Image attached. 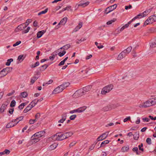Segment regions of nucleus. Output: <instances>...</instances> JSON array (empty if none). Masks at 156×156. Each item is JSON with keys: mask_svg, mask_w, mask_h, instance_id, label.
I'll return each instance as SVG.
<instances>
[{"mask_svg": "<svg viewBox=\"0 0 156 156\" xmlns=\"http://www.w3.org/2000/svg\"><path fill=\"white\" fill-rule=\"evenodd\" d=\"M45 133V132L44 131L37 132L31 136V140L33 142H37L40 140L39 138L44 136Z\"/></svg>", "mask_w": 156, "mask_h": 156, "instance_id": "1", "label": "nucleus"}, {"mask_svg": "<svg viewBox=\"0 0 156 156\" xmlns=\"http://www.w3.org/2000/svg\"><path fill=\"white\" fill-rule=\"evenodd\" d=\"M51 138L54 141L55 140L61 141L66 139L65 133L61 132L58 133L54 135L51 137Z\"/></svg>", "mask_w": 156, "mask_h": 156, "instance_id": "2", "label": "nucleus"}, {"mask_svg": "<svg viewBox=\"0 0 156 156\" xmlns=\"http://www.w3.org/2000/svg\"><path fill=\"white\" fill-rule=\"evenodd\" d=\"M154 22H156V16L155 15L151 16L145 21L144 26L151 24Z\"/></svg>", "mask_w": 156, "mask_h": 156, "instance_id": "3", "label": "nucleus"}, {"mask_svg": "<svg viewBox=\"0 0 156 156\" xmlns=\"http://www.w3.org/2000/svg\"><path fill=\"white\" fill-rule=\"evenodd\" d=\"M85 94V92L82 89H80L76 91L73 96L74 97L77 98L78 97L81 96Z\"/></svg>", "mask_w": 156, "mask_h": 156, "instance_id": "4", "label": "nucleus"}, {"mask_svg": "<svg viewBox=\"0 0 156 156\" xmlns=\"http://www.w3.org/2000/svg\"><path fill=\"white\" fill-rule=\"evenodd\" d=\"M64 89V87L61 85L55 88L52 92L53 94H58L62 92Z\"/></svg>", "mask_w": 156, "mask_h": 156, "instance_id": "5", "label": "nucleus"}, {"mask_svg": "<svg viewBox=\"0 0 156 156\" xmlns=\"http://www.w3.org/2000/svg\"><path fill=\"white\" fill-rule=\"evenodd\" d=\"M117 7V5L116 4H115L113 5L108 7L105 10V13H106V14H107L108 13H109L111 12L115 9Z\"/></svg>", "mask_w": 156, "mask_h": 156, "instance_id": "6", "label": "nucleus"}, {"mask_svg": "<svg viewBox=\"0 0 156 156\" xmlns=\"http://www.w3.org/2000/svg\"><path fill=\"white\" fill-rule=\"evenodd\" d=\"M108 135V133L107 132L103 133L97 138V141H99L105 139L107 137Z\"/></svg>", "mask_w": 156, "mask_h": 156, "instance_id": "7", "label": "nucleus"}, {"mask_svg": "<svg viewBox=\"0 0 156 156\" xmlns=\"http://www.w3.org/2000/svg\"><path fill=\"white\" fill-rule=\"evenodd\" d=\"M27 27V24H25L24 23H23L18 26L15 30L16 31H18L19 30L24 29Z\"/></svg>", "mask_w": 156, "mask_h": 156, "instance_id": "8", "label": "nucleus"}, {"mask_svg": "<svg viewBox=\"0 0 156 156\" xmlns=\"http://www.w3.org/2000/svg\"><path fill=\"white\" fill-rule=\"evenodd\" d=\"M62 119L58 121V123H63L66 120L67 116V113H65L62 115Z\"/></svg>", "mask_w": 156, "mask_h": 156, "instance_id": "9", "label": "nucleus"}, {"mask_svg": "<svg viewBox=\"0 0 156 156\" xmlns=\"http://www.w3.org/2000/svg\"><path fill=\"white\" fill-rule=\"evenodd\" d=\"M126 56V55L124 53V52L122 51L119 55L117 59L118 60H120L123 58L125 57Z\"/></svg>", "mask_w": 156, "mask_h": 156, "instance_id": "10", "label": "nucleus"}, {"mask_svg": "<svg viewBox=\"0 0 156 156\" xmlns=\"http://www.w3.org/2000/svg\"><path fill=\"white\" fill-rule=\"evenodd\" d=\"M12 122V121L11 122H10L8 123L6 126V128H9L12 127L16 125L18 122H17L13 124V122Z\"/></svg>", "mask_w": 156, "mask_h": 156, "instance_id": "11", "label": "nucleus"}, {"mask_svg": "<svg viewBox=\"0 0 156 156\" xmlns=\"http://www.w3.org/2000/svg\"><path fill=\"white\" fill-rule=\"evenodd\" d=\"M132 48V47L131 46H129L126 49L123 50V51L127 55L131 51Z\"/></svg>", "mask_w": 156, "mask_h": 156, "instance_id": "12", "label": "nucleus"}, {"mask_svg": "<svg viewBox=\"0 0 156 156\" xmlns=\"http://www.w3.org/2000/svg\"><path fill=\"white\" fill-rule=\"evenodd\" d=\"M82 1H81L80 2V3L79 4H78V7L82 6L83 7H84L88 5L90 3V2H87L85 3H82Z\"/></svg>", "mask_w": 156, "mask_h": 156, "instance_id": "13", "label": "nucleus"}, {"mask_svg": "<svg viewBox=\"0 0 156 156\" xmlns=\"http://www.w3.org/2000/svg\"><path fill=\"white\" fill-rule=\"evenodd\" d=\"M82 26V23L80 22L79 23L78 25L73 30V32H77L79 30Z\"/></svg>", "mask_w": 156, "mask_h": 156, "instance_id": "14", "label": "nucleus"}, {"mask_svg": "<svg viewBox=\"0 0 156 156\" xmlns=\"http://www.w3.org/2000/svg\"><path fill=\"white\" fill-rule=\"evenodd\" d=\"M113 87V86L112 85L110 84L108 85H107L104 88H106V90H105L106 91H107L108 93L111 90Z\"/></svg>", "mask_w": 156, "mask_h": 156, "instance_id": "15", "label": "nucleus"}, {"mask_svg": "<svg viewBox=\"0 0 156 156\" xmlns=\"http://www.w3.org/2000/svg\"><path fill=\"white\" fill-rule=\"evenodd\" d=\"M12 69V67H6L5 68L3 69L2 70V71H4V73H7V74L11 72Z\"/></svg>", "mask_w": 156, "mask_h": 156, "instance_id": "16", "label": "nucleus"}, {"mask_svg": "<svg viewBox=\"0 0 156 156\" xmlns=\"http://www.w3.org/2000/svg\"><path fill=\"white\" fill-rule=\"evenodd\" d=\"M46 32V30H44L38 32L37 34V37L38 38H40Z\"/></svg>", "mask_w": 156, "mask_h": 156, "instance_id": "17", "label": "nucleus"}, {"mask_svg": "<svg viewBox=\"0 0 156 156\" xmlns=\"http://www.w3.org/2000/svg\"><path fill=\"white\" fill-rule=\"evenodd\" d=\"M7 106V105L2 104L0 109V113H2L4 112Z\"/></svg>", "mask_w": 156, "mask_h": 156, "instance_id": "18", "label": "nucleus"}, {"mask_svg": "<svg viewBox=\"0 0 156 156\" xmlns=\"http://www.w3.org/2000/svg\"><path fill=\"white\" fill-rule=\"evenodd\" d=\"M151 10L150 9L146 10L144 11L143 12L141 13L143 17H144L147 16L151 12Z\"/></svg>", "mask_w": 156, "mask_h": 156, "instance_id": "19", "label": "nucleus"}, {"mask_svg": "<svg viewBox=\"0 0 156 156\" xmlns=\"http://www.w3.org/2000/svg\"><path fill=\"white\" fill-rule=\"evenodd\" d=\"M129 149L128 145L122 147L121 149L122 151L123 152H128Z\"/></svg>", "mask_w": 156, "mask_h": 156, "instance_id": "20", "label": "nucleus"}, {"mask_svg": "<svg viewBox=\"0 0 156 156\" xmlns=\"http://www.w3.org/2000/svg\"><path fill=\"white\" fill-rule=\"evenodd\" d=\"M111 109V107L110 106V105H108L104 107L102 110L104 111H107Z\"/></svg>", "mask_w": 156, "mask_h": 156, "instance_id": "21", "label": "nucleus"}, {"mask_svg": "<svg viewBox=\"0 0 156 156\" xmlns=\"http://www.w3.org/2000/svg\"><path fill=\"white\" fill-rule=\"evenodd\" d=\"M87 108V107L85 106H83L80 107L77 109L78 112L81 113L82 112L85 111Z\"/></svg>", "mask_w": 156, "mask_h": 156, "instance_id": "22", "label": "nucleus"}, {"mask_svg": "<svg viewBox=\"0 0 156 156\" xmlns=\"http://www.w3.org/2000/svg\"><path fill=\"white\" fill-rule=\"evenodd\" d=\"M65 138H68V137L71 136L73 134V133L71 132H69L65 133Z\"/></svg>", "mask_w": 156, "mask_h": 156, "instance_id": "23", "label": "nucleus"}, {"mask_svg": "<svg viewBox=\"0 0 156 156\" xmlns=\"http://www.w3.org/2000/svg\"><path fill=\"white\" fill-rule=\"evenodd\" d=\"M67 18L66 17H65L63 18L60 21L59 24H61L62 25H64L67 22Z\"/></svg>", "mask_w": 156, "mask_h": 156, "instance_id": "24", "label": "nucleus"}, {"mask_svg": "<svg viewBox=\"0 0 156 156\" xmlns=\"http://www.w3.org/2000/svg\"><path fill=\"white\" fill-rule=\"evenodd\" d=\"M58 144L56 143H54L50 146L49 147V149L51 150H53L55 149L57 146Z\"/></svg>", "mask_w": 156, "mask_h": 156, "instance_id": "25", "label": "nucleus"}, {"mask_svg": "<svg viewBox=\"0 0 156 156\" xmlns=\"http://www.w3.org/2000/svg\"><path fill=\"white\" fill-rule=\"evenodd\" d=\"M48 66V65L47 64H44V65H42L39 68L40 70L41 71H44L46 69Z\"/></svg>", "mask_w": 156, "mask_h": 156, "instance_id": "26", "label": "nucleus"}, {"mask_svg": "<svg viewBox=\"0 0 156 156\" xmlns=\"http://www.w3.org/2000/svg\"><path fill=\"white\" fill-rule=\"evenodd\" d=\"M144 104L146 108L151 106V104L150 103L149 100L145 101L144 103Z\"/></svg>", "mask_w": 156, "mask_h": 156, "instance_id": "27", "label": "nucleus"}, {"mask_svg": "<svg viewBox=\"0 0 156 156\" xmlns=\"http://www.w3.org/2000/svg\"><path fill=\"white\" fill-rule=\"evenodd\" d=\"M37 102H36V100L35 99L33 100L29 104L30 106L31 107V108H32L34 107L35 105L37 104Z\"/></svg>", "mask_w": 156, "mask_h": 156, "instance_id": "28", "label": "nucleus"}, {"mask_svg": "<svg viewBox=\"0 0 156 156\" xmlns=\"http://www.w3.org/2000/svg\"><path fill=\"white\" fill-rule=\"evenodd\" d=\"M133 138L135 140H137L139 136V132H136L133 135Z\"/></svg>", "mask_w": 156, "mask_h": 156, "instance_id": "29", "label": "nucleus"}, {"mask_svg": "<svg viewBox=\"0 0 156 156\" xmlns=\"http://www.w3.org/2000/svg\"><path fill=\"white\" fill-rule=\"evenodd\" d=\"M32 108L29 105L23 110V112L26 113L30 111Z\"/></svg>", "mask_w": 156, "mask_h": 156, "instance_id": "30", "label": "nucleus"}, {"mask_svg": "<svg viewBox=\"0 0 156 156\" xmlns=\"http://www.w3.org/2000/svg\"><path fill=\"white\" fill-rule=\"evenodd\" d=\"M91 87V86H87L83 88V89H82L83 90H84L85 92H85H87L89 90H90Z\"/></svg>", "mask_w": 156, "mask_h": 156, "instance_id": "31", "label": "nucleus"}, {"mask_svg": "<svg viewBox=\"0 0 156 156\" xmlns=\"http://www.w3.org/2000/svg\"><path fill=\"white\" fill-rule=\"evenodd\" d=\"M109 142L108 140H105L102 142L101 144L100 147H103L105 146L106 144H108Z\"/></svg>", "mask_w": 156, "mask_h": 156, "instance_id": "32", "label": "nucleus"}, {"mask_svg": "<svg viewBox=\"0 0 156 156\" xmlns=\"http://www.w3.org/2000/svg\"><path fill=\"white\" fill-rule=\"evenodd\" d=\"M39 65V62L38 61L35 64L31 65L30 67L32 68H35L36 67L38 66Z\"/></svg>", "mask_w": 156, "mask_h": 156, "instance_id": "33", "label": "nucleus"}, {"mask_svg": "<svg viewBox=\"0 0 156 156\" xmlns=\"http://www.w3.org/2000/svg\"><path fill=\"white\" fill-rule=\"evenodd\" d=\"M116 20V19L115 18H114L112 20H109L106 23V24L108 25L111 24L112 23L115 22Z\"/></svg>", "mask_w": 156, "mask_h": 156, "instance_id": "34", "label": "nucleus"}, {"mask_svg": "<svg viewBox=\"0 0 156 156\" xmlns=\"http://www.w3.org/2000/svg\"><path fill=\"white\" fill-rule=\"evenodd\" d=\"M38 78L37 77L34 76L31 79L30 83L31 84H33L37 80Z\"/></svg>", "mask_w": 156, "mask_h": 156, "instance_id": "35", "label": "nucleus"}, {"mask_svg": "<svg viewBox=\"0 0 156 156\" xmlns=\"http://www.w3.org/2000/svg\"><path fill=\"white\" fill-rule=\"evenodd\" d=\"M67 8H69V10L70 11H73V9H71V7L70 6H67L66 7L63 9H62L61 10V11H60V12L59 13H60L66 10L67 9Z\"/></svg>", "mask_w": 156, "mask_h": 156, "instance_id": "36", "label": "nucleus"}, {"mask_svg": "<svg viewBox=\"0 0 156 156\" xmlns=\"http://www.w3.org/2000/svg\"><path fill=\"white\" fill-rule=\"evenodd\" d=\"M149 100L151 104V106L154 105L156 104V100L154 98L150 99Z\"/></svg>", "mask_w": 156, "mask_h": 156, "instance_id": "37", "label": "nucleus"}, {"mask_svg": "<svg viewBox=\"0 0 156 156\" xmlns=\"http://www.w3.org/2000/svg\"><path fill=\"white\" fill-rule=\"evenodd\" d=\"M23 118V116H21L17 118L16 119L12 120V122H16L17 120H19L18 122L22 120Z\"/></svg>", "mask_w": 156, "mask_h": 156, "instance_id": "38", "label": "nucleus"}, {"mask_svg": "<svg viewBox=\"0 0 156 156\" xmlns=\"http://www.w3.org/2000/svg\"><path fill=\"white\" fill-rule=\"evenodd\" d=\"M70 84V83L69 82H66L63 83L61 85L63 87H64V89H65L66 87H68Z\"/></svg>", "mask_w": 156, "mask_h": 156, "instance_id": "39", "label": "nucleus"}, {"mask_svg": "<svg viewBox=\"0 0 156 156\" xmlns=\"http://www.w3.org/2000/svg\"><path fill=\"white\" fill-rule=\"evenodd\" d=\"M13 61V59L12 58H10L8 59L7 60V62L5 63V65L7 66H9L10 65L11 62Z\"/></svg>", "mask_w": 156, "mask_h": 156, "instance_id": "40", "label": "nucleus"}, {"mask_svg": "<svg viewBox=\"0 0 156 156\" xmlns=\"http://www.w3.org/2000/svg\"><path fill=\"white\" fill-rule=\"evenodd\" d=\"M121 30L120 29H119V27L118 28L115 30V33L114 34L115 35H117L119 33H120V32H122V31H120Z\"/></svg>", "mask_w": 156, "mask_h": 156, "instance_id": "41", "label": "nucleus"}, {"mask_svg": "<svg viewBox=\"0 0 156 156\" xmlns=\"http://www.w3.org/2000/svg\"><path fill=\"white\" fill-rule=\"evenodd\" d=\"M132 150L133 152H136V154H140V153L138 152V148L137 147H135L133 148V149Z\"/></svg>", "mask_w": 156, "mask_h": 156, "instance_id": "42", "label": "nucleus"}, {"mask_svg": "<svg viewBox=\"0 0 156 156\" xmlns=\"http://www.w3.org/2000/svg\"><path fill=\"white\" fill-rule=\"evenodd\" d=\"M48 11V8H46L44 11H42L39 12L38 14V15L39 16L42 14H44L46 13Z\"/></svg>", "mask_w": 156, "mask_h": 156, "instance_id": "43", "label": "nucleus"}, {"mask_svg": "<svg viewBox=\"0 0 156 156\" xmlns=\"http://www.w3.org/2000/svg\"><path fill=\"white\" fill-rule=\"evenodd\" d=\"M150 47L153 48L156 47V40L150 44Z\"/></svg>", "mask_w": 156, "mask_h": 156, "instance_id": "44", "label": "nucleus"}, {"mask_svg": "<svg viewBox=\"0 0 156 156\" xmlns=\"http://www.w3.org/2000/svg\"><path fill=\"white\" fill-rule=\"evenodd\" d=\"M26 105L25 103H23L21 104L18 107V108L20 110H21Z\"/></svg>", "mask_w": 156, "mask_h": 156, "instance_id": "45", "label": "nucleus"}, {"mask_svg": "<svg viewBox=\"0 0 156 156\" xmlns=\"http://www.w3.org/2000/svg\"><path fill=\"white\" fill-rule=\"evenodd\" d=\"M105 88H103L101 91V94L102 95H105L107 93H108L107 91H106L105 90L106 89Z\"/></svg>", "mask_w": 156, "mask_h": 156, "instance_id": "46", "label": "nucleus"}, {"mask_svg": "<svg viewBox=\"0 0 156 156\" xmlns=\"http://www.w3.org/2000/svg\"><path fill=\"white\" fill-rule=\"evenodd\" d=\"M2 71V70L0 72V78L4 76L7 75V73H5L4 71Z\"/></svg>", "mask_w": 156, "mask_h": 156, "instance_id": "47", "label": "nucleus"}, {"mask_svg": "<svg viewBox=\"0 0 156 156\" xmlns=\"http://www.w3.org/2000/svg\"><path fill=\"white\" fill-rule=\"evenodd\" d=\"M21 96L23 98H26L27 96V94L26 92H23L21 93L20 94Z\"/></svg>", "mask_w": 156, "mask_h": 156, "instance_id": "48", "label": "nucleus"}, {"mask_svg": "<svg viewBox=\"0 0 156 156\" xmlns=\"http://www.w3.org/2000/svg\"><path fill=\"white\" fill-rule=\"evenodd\" d=\"M16 102L14 100H12L10 103V106L11 107H13L15 105Z\"/></svg>", "mask_w": 156, "mask_h": 156, "instance_id": "49", "label": "nucleus"}, {"mask_svg": "<svg viewBox=\"0 0 156 156\" xmlns=\"http://www.w3.org/2000/svg\"><path fill=\"white\" fill-rule=\"evenodd\" d=\"M86 39L85 38H81L80 40H78L76 41L77 44L80 43L81 42L85 41Z\"/></svg>", "mask_w": 156, "mask_h": 156, "instance_id": "50", "label": "nucleus"}, {"mask_svg": "<svg viewBox=\"0 0 156 156\" xmlns=\"http://www.w3.org/2000/svg\"><path fill=\"white\" fill-rule=\"evenodd\" d=\"M66 51L64 50L62 52H59L58 53V55L60 57H62L66 53Z\"/></svg>", "mask_w": 156, "mask_h": 156, "instance_id": "51", "label": "nucleus"}, {"mask_svg": "<svg viewBox=\"0 0 156 156\" xmlns=\"http://www.w3.org/2000/svg\"><path fill=\"white\" fill-rule=\"evenodd\" d=\"M70 47V45L69 44H68L63 46L64 50H66L69 48Z\"/></svg>", "mask_w": 156, "mask_h": 156, "instance_id": "52", "label": "nucleus"}, {"mask_svg": "<svg viewBox=\"0 0 156 156\" xmlns=\"http://www.w3.org/2000/svg\"><path fill=\"white\" fill-rule=\"evenodd\" d=\"M142 17H143V16L142 15V13H140L138 14L136 16H135L134 18L135 20L138 18H141Z\"/></svg>", "mask_w": 156, "mask_h": 156, "instance_id": "53", "label": "nucleus"}, {"mask_svg": "<svg viewBox=\"0 0 156 156\" xmlns=\"http://www.w3.org/2000/svg\"><path fill=\"white\" fill-rule=\"evenodd\" d=\"M24 57H23V55H19L18 58V60L20 61L21 60H22V61L24 59Z\"/></svg>", "mask_w": 156, "mask_h": 156, "instance_id": "54", "label": "nucleus"}, {"mask_svg": "<svg viewBox=\"0 0 156 156\" xmlns=\"http://www.w3.org/2000/svg\"><path fill=\"white\" fill-rule=\"evenodd\" d=\"M32 21V20L31 19H27L26 22L24 23L25 24H27V25H29V24Z\"/></svg>", "mask_w": 156, "mask_h": 156, "instance_id": "55", "label": "nucleus"}, {"mask_svg": "<svg viewBox=\"0 0 156 156\" xmlns=\"http://www.w3.org/2000/svg\"><path fill=\"white\" fill-rule=\"evenodd\" d=\"M30 29V27H28L27 28V29L22 31V33H27V32H28L29 30Z\"/></svg>", "mask_w": 156, "mask_h": 156, "instance_id": "56", "label": "nucleus"}, {"mask_svg": "<svg viewBox=\"0 0 156 156\" xmlns=\"http://www.w3.org/2000/svg\"><path fill=\"white\" fill-rule=\"evenodd\" d=\"M76 143V141H74L73 142H72L70 143V144H69V147L70 148L72 147L73 146H74Z\"/></svg>", "mask_w": 156, "mask_h": 156, "instance_id": "57", "label": "nucleus"}, {"mask_svg": "<svg viewBox=\"0 0 156 156\" xmlns=\"http://www.w3.org/2000/svg\"><path fill=\"white\" fill-rule=\"evenodd\" d=\"M36 121H37V120H36V119H30L29 121V123L30 124H33L34 123V122H36Z\"/></svg>", "mask_w": 156, "mask_h": 156, "instance_id": "58", "label": "nucleus"}, {"mask_svg": "<svg viewBox=\"0 0 156 156\" xmlns=\"http://www.w3.org/2000/svg\"><path fill=\"white\" fill-rule=\"evenodd\" d=\"M146 141L149 144H151V139L149 138H148L147 139Z\"/></svg>", "mask_w": 156, "mask_h": 156, "instance_id": "59", "label": "nucleus"}, {"mask_svg": "<svg viewBox=\"0 0 156 156\" xmlns=\"http://www.w3.org/2000/svg\"><path fill=\"white\" fill-rule=\"evenodd\" d=\"M142 120L144 121V122H148L150 121V119L146 117L144 118H142Z\"/></svg>", "mask_w": 156, "mask_h": 156, "instance_id": "60", "label": "nucleus"}, {"mask_svg": "<svg viewBox=\"0 0 156 156\" xmlns=\"http://www.w3.org/2000/svg\"><path fill=\"white\" fill-rule=\"evenodd\" d=\"M127 25V24H125V25L123 26L121 28H120V29L121 30L120 31H122L123 30H124L125 29L127 28L128 27Z\"/></svg>", "mask_w": 156, "mask_h": 156, "instance_id": "61", "label": "nucleus"}, {"mask_svg": "<svg viewBox=\"0 0 156 156\" xmlns=\"http://www.w3.org/2000/svg\"><path fill=\"white\" fill-rule=\"evenodd\" d=\"M76 115H73L71 116L69 118L71 120H73L76 118Z\"/></svg>", "mask_w": 156, "mask_h": 156, "instance_id": "62", "label": "nucleus"}, {"mask_svg": "<svg viewBox=\"0 0 156 156\" xmlns=\"http://www.w3.org/2000/svg\"><path fill=\"white\" fill-rule=\"evenodd\" d=\"M40 114L39 113H37L35 115V119L37 120L40 117Z\"/></svg>", "mask_w": 156, "mask_h": 156, "instance_id": "63", "label": "nucleus"}, {"mask_svg": "<svg viewBox=\"0 0 156 156\" xmlns=\"http://www.w3.org/2000/svg\"><path fill=\"white\" fill-rule=\"evenodd\" d=\"M110 106L111 107V109H114L116 108L118 106L116 104H112L111 105H110Z\"/></svg>", "mask_w": 156, "mask_h": 156, "instance_id": "64", "label": "nucleus"}]
</instances>
